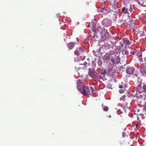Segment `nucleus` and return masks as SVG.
I'll use <instances>...</instances> for the list:
<instances>
[{"label": "nucleus", "mask_w": 146, "mask_h": 146, "mask_svg": "<svg viewBox=\"0 0 146 146\" xmlns=\"http://www.w3.org/2000/svg\"><path fill=\"white\" fill-rule=\"evenodd\" d=\"M108 117H109V118H111V115H109V116H108Z\"/></svg>", "instance_id": "obj_34"}, {"label": "nucleus", "mask_w": 146, "mask_h": 146, "mask_svg": "<svg viewBox=\"0 0 146 146\" xmlns=\"http://www.w3.org/2000/svg\"><path fill=\"white\" fill-rule=\"evenodd\" d=\"M74 44L73 42H70L67 44L68 48L70 49H72L74 47Z\"/></svg>", "instance_id": "obj_10"}, {"label": "nucleus", "mask_w": 146, "mask_h": 146, "mask_svg": "<svg viewBox=\"0 0 146 146\" xmlns=\"http://www.w3.org/2000/svg\"><path fill=\"white\" fill-rule=\"evenodd\" d=\"M126 90V89H125L124 90L121 89L119 90V92L120 93L122 94V93H123Z\"/></svg>", "instance_id": "obj_24"}, {"label": "nucleus", "mask_w": 146, "mask_h": 146, "mask_svg": "<svg viewBox=\"0 0 146 146\" xmlns=\"http://www.w3.org/2000/svg\"><path fill=\"white\" fill-rule=\"evenodd\" d=\"M132 28L133 30L135 31V32L136 34L140 33L141 32V29H139L138 26H133Z\"/></svg>", "instance_id": "obj_5"}, {"label": "nucleus", "mask_w": 146, "mask_h": 146, "mask_svg": "<svg viewBox=\"0 0 146 146\" xmlns=\"http://www.w3.org/2000/svg\"><path fill=\"white\" fill-rule=\"evenodd\" d=\"M104 32V35L101 37V38L103 40H105L108 39L110 36V34L107 31H105Z\"/></svg>", "instance_id": "obj_3"}, {"label": "nucleus", "mask_w": 146, "mask_h": 146, "mask_svg": "<svg viewBox=\"0 0 146 146\" xmlns=\"http://www.w3.org/2000/svg\"><path fill=\"white\" fill-rule=\"evenodd\" d=\"M112 7L114 8V9L115 10H116L117 9V4H113Z\"/></svg>", "instance_id": "obj_19"}, {"label": "nucleus", "mask_w": 146, "mask_h": 146, "mask_svg": "<svg viewBox=\"0 0 146 146\" xmlns=\"http://www.w3.org/2000/svg\"><path fill=\"white\" fill-rule=\"evenodd\" d=\"M134 71V68L130 66H128L127 68L126 72L129 74H133Z\"/></svg>", "instance_id": "obj_4"}, {"label": "nucleus", "mask_w": 146, "mask_h": 146, "mask_svg": "<svg viewBox=\"0 0 146 146\" xmlns=\"http://www.w3.org/2000/svg\"><path fill=\"white\" fill-rule=\"evenodd\" d=\"M122 53L123 54V55H127L129 54V52L127 50H124L122 51Z\"/></svg>", "instance_id": "obj_17"}, {"label": "nucleus", "mask_w": 146, "mask_h": 146, "mask_svg": "<svg viewBox=\"0 0 146 146\" xmlns=\"http://www.w3.org/2000/svg\"><path fill=\"white\" fill-rule=\"evenodd\" d=\"M76 40L77 41H78L79 40V39L78 38H76Z\"/></svg>", "instance_id": "obj_33"}, {"label": "nucleus", "mask_w": 146, "mask_h": 146, "mask_svg": "<svg viewBox=\"0 0 146 146\" xmlns=\"http://www.w3.org/2000/svg\"><path fill=\"white\" fill-rule=\"evenodd\" d=\"M143 90L145 91V92H146V84H143Z\"/></svg>", "instance_id": "obj_23"}, {"label": "nucleus", "mask_w": 146, "mask_h": 146, "mask_svg": "<svg viewBox=\"0 0 146 146\" xmlns=\"http://www.w3.org/2000/svg\"><path fill=\"white\" fill-rule=\"evenodd\" d=\"M134 78L135 79V82H137L138 84H139V85H140L141 80L140 76L138 74H135L134 76Z\"/></svg>", "instance_id": "obj_8"}, {"label": "nucleus", "mask_w": 146, "mask_h": 146, "mask_svg": "<svg viewBox=\"0 0 146 146\" xmlns=\"http://www.w3.org/2000/svg\"><path fill=\"white\" fill-rule=\"evenodd\" d=\"M138 54L139 55H138V56L139 57V60L140 62H143V59L142 58L141 53L140 52Z\"/></svg>", "instance_id": "obj_13"}, {"label": "nucleus", "mask_w": 146, "mask_h": 146, "mask_svg": "<svg viewBox=\"0 0 146 146\" xmlns=\"http://www.w3.org/2000/svg\"><path fill=\"white\" fill-rule=\"evenodd\" d=\"M122 135H123V136L124 137H125V135H126L125 133L124 132H123V133H122Z\"/></svg>", "instance_id": "obj_30"}, {"label": "nucleus", "mask_w": 146, "mask_h": 146, "mask_svg": "<svg viewBox=\"0 0 146 146\" xmlns=\"http://www.w3.org/2000/svg\"><path fill=\"white\" fill-rule=\"evenodd\" d=\"M102 74L104 75V76H105V75L106 72V70H102Z\"/></svg>", "instance_id": "obj_25"}, {"label": "nucleus", "mask_w": 146, "mask_h": 146, "mask_svg": "<svg viewBox=\"0 0 146 146\" xmlns=\"http://www.w3.org/2000/svg\"><path fill=\"white\" fill-rule=\"evenodd\" d=\"M78 90L83 95L88 96L91 95L90 90L88 86L84 85L82 81L79 79L77 82Z\"/></svg>", "instance_id": "obj_1"}, {"label": "nucleus", "mask_w": 146, "mask_h": 146, "mask_svg": "<svg viewBox=\"0 0 146 146\" xmlns=\"http://www.w3.org/2000/svg\"><path fill=\"white\" fill-rule=\"evenodd\" d=\"M104 46L106 49H108L110 48V45L107 43H105L104 44Z\"/></svg>", "instance_id": "obj_12"}, {"label": "nucleus", "mask_w": 146, "mask_h": 146, "mask_svg": "<svg viewBox=\"0 0 146 146\" xmlns=\"http://www.w3.org/2000/svg\"><path fill=\"white\" fill-rule=\"evenodd\" d=\"M139 96H140V97H141L142 98L144 97V100H146V94L145 95L144 94H143V95H140Z\"/></svg>", "instance_id": "obj_21"}, {"label": "nucleus", "mask_w": 146, "mask_h": 146, "mask_svg": "<svg viewBox=\"0 0 146 146\" xmlns=\"http://www.w3.org/2000/svg\"><path fill=\"white\" fill-rule=\"evenodd\" d=\"M122 11L123 13H126L127 12V9L125 7H123L122 8Z\"/></svg>", "instance_id": "obj_15"}, {"label": "nucleus", "mask_w": 146, "mask_h": 146, "mask_svg": "<svg viewBox=\"0 0 146 146\" xmlns=\"http://www.w3.org/2000/svg\"><path fill=\"white\" fill-rule=\"evenodd\" d=\"M88 74L90 76L93 78H96L97 77V73L92 70L91 68H89L88 69Z\"/></svg>", "instance_id": "obj_2"}, {"label": "nucleus", "mask_w": 146, "mask_h": 146, "mask_svg": "<svg viewBox=\"0 0 146 146\" xmlns=\"http://www.w3.org/2000/svg\"><path fill=\"white\" fill-rule=\"evenodd\" d=\"M144 31H141V33L140 36L141 37H143L145 36L146 35V31L145 30H144Z\"/></svg>", "instance_id": "obj_16"}, {"label": "nucleus", "mask_w": 146, "mask_h": 146, "mask_svg": "<svg viewBox=\"0 0 146 146\" xmlns=\"http://www.w3.org/2000/svg\"><path fill=\"white\" fill-rule=\"evenodd\" d=\"M86 64H87V63L86 62H84L83 63V65L84 66L83 67L84 68L86 67Z\"/></svg>", "instance_id": "obj_29"}, {"label": "nucleus", "mask_w": 146, "mask_h": 146, "mask_svg": "<svg viewBox=\"0 0 146 146\" xmlns=\"http://www.w3.org/2000/svg\"><path fill=\"white\" fill-rule=\"evenodd\" d=\"M110 54L108 53L106 54L104 56V57L106 60H110Z\"/></svg>", "instance_id": "obj_14"}, {"label": "nucleus", "mask_w": 146, "mask_h": 146, "mask_svg": "<svg viewBox=\"0 0 146 146\" xmlns=\"http://www.w3.org/2000/svg\"><path fill=\"white\" fill-rule=\"evenodd\" d=\"M126 97V96L124 95L123 96L121 97L120 99V101H123L125 100V97Z\"/></svg>", "instance_id": "obj_20"}, {"label": "nucleus", "mask_w": 146, "mask_h": 146, "mask_svg": "<svg viewBox=\"0 0 146 146\" xmlns=\"http://www.w3.org/2000/svg\"><path fill=\"white\" fill-rule=\"evenodd\" d=\"M79 49L81 51H82V49L80 47V46H79Z\"/></svg>", "instance_id": "obj_32"}, {"label": "nucleus", "mask_w": 146, "mask_h": 146, "mask_svg": "<svg viewBox=\"0 0 146 146\" xmlns=\"http://www.w3.org/2000/svg\"><path fill=\"white\" fill-rule=\"evenodd\" d=\"M104 111H107L108 110V107H105L103 109Z\"/></svg>", "instance_id": "obj_27"}, {"label": "nucleus", "mask_w": 146, "mask_h": 146, "mask_svg": "<svg viewBox=\"0 0 146 146\" xmlns=\"http://www.w3.org/2000/svg\"><path fill=\"white\" fill-rule=\"evenodd\" d=\"M111 61L113 64H118L120 62V60L119 58L114 57L112 58Z\"/></svg>", "instance_id": "obj_6"}, {"label": "nucleus", "mask_w": 146, "mask_h": 146, "mask_svg": "<svg viewBox=\"0 0 146 146\" xmlns=\"http://www.w3.org/2000/svg\"><path fill=\"white\" fill-rule=\"evenodd\" d=\"M127 87V85L126 84H124L123 85H119V88H126Z\"/></svg>", "instance_id": "obj_18"}, {"label": "nucleus", "mask_w": 146, "mask_h": 146, "mask_svg": "<svg viewBox=\"0 0 146 146\" xmlns=\"http://www.w3.org/2000/svg\"><path fill=\"white\" fill-rule=\"evenodd\" d=\"M143 87L142 88L141 86L139 85L138 86L136 89V93L138 95V94H141L143 91Z\"/></svg>", "instance_id": "obj_7"}, {"label": "nucleus", "mask_w": 146, "mask_h": 146, "mask_svg": "<svg viewBox=\"0 0 146 146\" xmlns=\"http://www.w3.org/2000/svg\"><path fill=\"white\" fill-rule=\"evenodd\" d=\"M97 38H98V36H97L94 35L93 37V39L94 42H95L96 41V39Z\"/></svg>", "instance_id": "obj_28"}, {"label": "nucleus", "mask_w": 146, "mask_h": 146, "mask_svg": "<svg viewBox=\"0 0 146 146\" xmlns=\"http://www.w3.org/2000/svg\"><path fill=\"white\" fill-rule=\"evenodd\" d=\"M123 43L126 45H129L130 44L129 41L127 38H124L123 39Z\"/></svg>", "instance_id": "obj_11"}, {"label": "nucleus", "mask_w": 146, "mask_h": 146, "mask_svg": "<svg viewBox=\"0 0 146 146\" xmlns=\"http://www.w3.org/2000/svg\"><path fill=\"white\" fill-rule=\"evenodd\" d=\"M141 72L143 76L146 77V66L141 68Z\"/></svg>", "instance_id": "obj_9"}, {"label": "nucleus", "mask_w": 146, "mask_h": 146, "mask_svg": "<svg viewBox=\"0 0 146 146\" xmlns=\"http://www.w3.org/2000/svg\"><path fill=\"white\" fill-rule=\"evenodd\" d=\"M131 146H132V145H131Z\"/></svg>", "instance_id": "obj_36"}, {"label": "nucleus", "mask_w": 146, "mask_h": 146, "mask_svg": "<svg viewBox=\"0 0 146 146\" xmlns=\"http://www.w3.org/2000/svg\"><path fill=\"white\" fill-rule=\"evenodd\" d=\"M90 91L91 90V93H92L93 94L94 93H95V90H94V89L92 87H90Z\"/></svg>", "instance_id": "obj_22"}, {"label": "nucleus", "mask_w": 146, "mask_h": 146, "mask_svg": "<svg viewBox=\"0 0 146 146\" xmlns=\"http://www.w3.org/2000/svg\"><path fill=\"white\" fill-rule=\"evenodd\" d=\"M81 64V65H82V63H81V64Z\"/></svg>", "instance_id": "obj_35"}, {"label": "nucleus", "mask_w": 146, "mask_h": 146, "mask_svg": "<svg viewBox=\"0 0 146 146\" xmlns=\"http://www.w3.org/2000/svg\"><path fill=\"white\" fill-rule=\"evenodd\" d=\"M132 8H130L129 9V11L130 12H131L132 11Z\"/></svg>", "instance_id": "obj_31"}, {"label": "nucleus", "mask_w": 146, "mask_h": 146, "mask_svg": "<svg viewBox=\"0 0 146 146\" xmlns=\"http://www.w3.org/2000/svg\"><path fill=\"white\" fill-rule=\"evenodd\" d=\"M74 53L77 56H78L79 55V52L77 50L74 51Z\"/></svg>", "instance_id": "obj_26"}]
</instances>
